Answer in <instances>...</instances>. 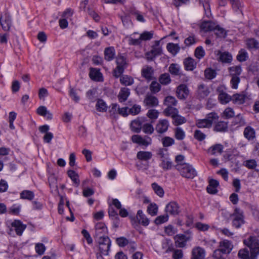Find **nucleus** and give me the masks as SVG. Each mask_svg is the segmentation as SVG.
<instances>
[{"label":"nucleus","instance_id":"1","mask_svg":"<svg viewBox=\"0 0 259 259\" xmlns=\"http://www.w3.org/2000/svg\"><path fill=\"white\" fill-rule=\"evenodd\" d=\"M243 243L250 249V252L246 248L241 249L238 253L240 259H257L259 255L258 240L255 236H250L243 240Z\"/></svg>","mask_w":259,"mask_h":259},{"label":"nucleus","instance_id":"2","mask_svg":"<svg viewBox=\"0 0 259 259\" xmlns=\"http://www.w3.org/2000/svg\"><path fill=\"white\" fill-rule=\"evenodd\" d=\"M176 167L183 177L193 179L196 176L195 169L189 164L179 163L176 165Z\"/></svg>","mask_w":259,"mask_h":259},{"label":"nucleus","instance_id":"3","mask_svg":"<svg viewBox=\"0 0 259 259\" xmlns=\"http://www.w3.org/2000/svg\"><path fill=\"white\" fill-rule=\"evenodd\" d=\"M228 70L229 75L231 77L230 81L231 87L234 89H237L240 81L239 76L242 72L241 67L240 66H233L230 67Z\"/></svg>","mask_w":259,"mask_h":259},{"label":"nucleus","instance_id":"4","mask_svg":"<svg viewBox=\"0 0 259 259\" xmlns=\"http://www.w3.org/2000/svg\"><path fill=\"white\" fill-rule=\"evenodd\" d=\"M233 248L231 242L227 240H224L220 242L219 248L215 250L213 256L217 259L221 257V253H229Z\"/></svg>","mask_w":259,"mask_h":259},{"label":"nucleus","instance_id":"5","mask_svg":"<svg viewBox=\"0 0 259 259\" xmlns=\"http://www.w3.org/2000/svg\"><path fill=\"white\" fill-rule=\"evenodd\" d=\"M116 67L114 70L113 75L117 78L119 77L123 72L125 68L127 67V61L125 57L121 54H118L116 57Z\"/></svg>","mask_w":259,"mask_h":259},{"label":"nucleus","instance_id":"6","mask_svg":"<svg viewBox=\"0 0 259 259\" xmlns=\"http://www.w3.org/2000/svg\"><path fill=\"white\" fill-rule=\"evenodd\" d=\"M231 217L232 218V225L236 228H239L245 223L244 212L239 208L236 207Z\"/></svg>","mask_w":259,"mask_h":259},{"label":"nucleus","instance_id":"7","mask_svg":"<svg viewBox=\"0 0 259 259\" xmlns=\"http://www.w3.org/2000/svg\"><path fill=\"white\" fill-rule=\"evenodd\" d=\"M161 40H155L151 46V50L145 54L146 59L148 61L153 60L156 57L162 54V48L160 45Z\"/></svg>","mask_w":259,"mask_h":259},{"label":"nucleus","instance_id":"8","mask_svg":"<svg viewBox=\"0 0 259 259\" xmlns=\"http://www.w3.org/2000/svg\"><path fill=\"white\" fill-rule=\"evenodd\" d=\"M96 238L99 243L100 253L104 255H108L111 246L109 238L107 236H100Z\"/></svg>","mask_w":259,"mask_h":259},{"label":"nucleus","instance_id":"9","mask_svg":"<svg viewBox=\"0 0 259 259\" xmlns=\"http://www.w3.org/2000/svg\"><path fill=\"white\" fill-rule=\"evenodd\" d=\"M218 118L215 113H210L207 115L205 118L198 119L196 121V125L199 128H209L211 126L213 121Z\"/></svg>","mask_w":259,"mask_h":259},{"label":"nucleus","instance_id":"10","mask_svg":"<svg viewBox=\"0 0 259 259\" xmlns=\"http://www.w3.org/2000/svg\"><path fill=\"white\" fill-rule=\"evenodd\" d=\"M132 140L135 143L146 147L150 145L152 142V140L149 137L147 136L142 137L138 135L133 136L132 137Z\"/></svg>","mask_w":259,"mask_h":259},{"label":"nucleus","instance_id":"11","mask_svg":"<svg viewBox=\"0 0 259 259\" xmlns=\"http://www.w3.org/2000/svg\"><path fill=\"white\" fill-rule=\"evenodd\" d=\"M189 94V90L186 84H181L177 88L176 95L177 97L181 100L187 98Z\"/></svg>","mask_w":259,"mask_h":259},{"label":"nucleus","instance_id":"12","mask_svg":"<svg viewBox=\"0 0 259 259\" xmlns=\"http://www.w3.org/2000/svg\"><path fill=\"white\" fill-rule=\"evenodd\" d=\"M159 101L158 99L151 94H147L144 100V105L148 108L154 107L158 106Z\"/></svg>","mask_w":259,"mask_h":259},{"label":"nucleus","instance_id":"13","mask_svg":"<svg viewBox=\"0 0 259 259\" xmlns=\"http://www.w3.org/2000/svg\"><path fill=\"white\" fill-rule=\"evenodd\" d=\"M165 210L167 214L176 215L179 213L180 207L177 202L171 201L166 205Z\"/></svg>","mask_w":259,"mask_h":259},{"label":"nucleus","instance_id":"14","mask_svg":"<svg viewBox=\"0 0 259 259\" xmlns=\"http://www.w3.org/2000/svg\"><path fill=\"white\" fill-rule=\"evenodd\" d=\"M169 125V122L167 120L160 119L156 125L155 130L159 134H163L167 131Z\"/></svg>","mask_w":259,"mask_h":259},{"label":"nucleus","instance_id":"15","mask_svg":"<svg viewBox=\"0 0 259 259\" xmlns=\"http://www.w3.org/2000/svg\"><path fill=\"white\" fill-rule=\"evenodd\" d=\"M214 53L218 56V59L223 63H230L232 60V55L228 52H222L217 50Z\"/></svg>","mask_w":259,"mask_h":259},{"label":"nucleus","instance_id":"16","mask_svg":"<svg viewBox=\"0 0 259 259\" xmlns=\"http://www.w3.org/2000/svg\"><path fill=\"white\" fill-rule=\"evenodd\" d=\"M0 23L4 30L9 31L12 25L11 16L8 14H5L4 17H0Z\"/></svg>","mask_w":259,"mask_h":259},{"label":"nucleus","instance_id":"17","mask_svg":"<svg viewBox=\"0 0 259 259\" xmlns=\"http://www.w3.org/2000/svg\"><path fill=\"white\" fill-rule=\"evenodd\" d=\"M11 227L14 228L16 234L19 235H22L23 231L26 228V226L22 224L19 220H15L11 223Z\"/></svg>","mask_w":259,"mask_h":259},{"label":"nucleus","instance_id":"18","mask_svg":"<svg viewBox=\"0 0 259 259\" xmlns=\"http://www.w3.org/2000/svg\"><path fill=\"white\" fill-rule=\"evenodd\" d=\"M190 239V237H187L185 235H177L175 237V243L177 247H183L186 245V242Z\"/></svg>","mask_w":259,"mask_h":259},{"label":"nucleus","instance_id":"19","mask_svg":"<svg viewBox=\"0 0 259 259\" xmlns=\"http://www.w3.org/2000/svg\"><path fill=\"white\" fill-rule=\"evenodd\" d=\"M210 90L206 85L200 84L198 87L197 94L200 98H205L210 94Z\"/></svg>","mask_w":259,"mask_h":259},{"label":"nucleus","instance_id":"20","mask_svg":"<svg viewBox=\"0 0 259 259\" xmlns=\"http://www.w3.org/2000/svg\"><path fill=\"white\" fill-rule=\"evenodd\" d=\"M205 256L204 250L200 247H196L192 251V259H203Z\"/></svg>","mask_w":259,"mask_h":259},{"label":"nucleus","instance_id":"21","mask_svg":"<svg viewBox=\"0 0 259 259\" xmlns=\"http://www.w3.org/2000/svg\"><path fill=\"white\" fill-rule=\"evenodd\" d=\"M36 112L38 115L46 117L48 120H51L53 118L52 113L50 111L48 110L46 106H39L37 109Z\"/></svg>","mask_w":259,"mask_h":259},{"label":"nucleus","instance_id":"22","mask_svg":"<svg viewBox=\"0 0 259 259\" xmlns=\"http://www.w3.org/2000/svg\"><path fill=\"white\" fill-rule=\"evenodd\" d=\"M107 232V228L103 223H98L95 226V236L96 238L104 236L103 234Z\"/></svg>","mask_w":259,"mask_h":259},{"label":"nucleus","instance_id":"23","mask_svg":"<svg viewBox=\"0 0 259 259\" xmlns=\"http://www.w3.org/2000/svg\"><path fill=\"white\" fill-rule=\"evenodd\" d=\"M142 75L147 80H151L154 73L152 67L146 66L142 69Z\"/></svg>","mask_w":259,"mask_h":259},{"label":"nucleus","instance_id":"24","mask_svg":"<svg viewBox=\"0 0 259 259\" xmlns=\"http://www.w3.org/2000/svg\"><path fill=\"white\" fill-rule=\"evenodd\" d=\"M130 95V90L129 89L125 87L122 88L120 89L119 94L118 95L119 101L120 102L125 101L128 98Z\"/></svg>","mask_w":259,"mask_h":259},{"label":"nucleus","instance_id":"25","mask_svg":"<svg viewBox=\"0 0 259 259\" xmlns=\"http://www.w3.org/2000/svg\"><path fill=\"white\" fill-rule=\"evenodd\" d=\"M153 154L151 152L140 151L137 154V158L141 161H148L152 157Z\"/></svg>","mask_w":259,"mask_h":259},{"label":"nucleus","instance_id":"26","mask_svg":"<svg viewBox=\"0 0 259 259\" xmlns=\"http://www.w3.org/2000/svg\"><path fill=\"white\" fill-rule=\"evenodd\" d=\"M115 55V50L113 47L106 48L104 50L105 59L108 61H110L114 58Z\"/></svg>","mask_w":259,"mask_h":259},{"label":"nucleus","instance_id":"27","mask_svg":"<svg viewBox=\"0 0 259 259\" xmlns=\"http://www.w3.org/2000/svg\"><path fill=\"white\" fill-rule=\"evenodd\" d=\"M137 219L140 224L143 226H147L149 224V220L143 213L142 210H139L137 214Z\"/></svg>","mask_w":259,"mask_h":259},{"label":"nucleus","instance_id":"28","mask_svg":"<svg viewBox=\"0 0 259 259\" xmlns=\"http://www.w3.org/2000/svg\"><path fill=\"white\" fill-rule=\"evenodd\" d=\"M90 78L94 80L100 81L102 80V76L99 70L91 68L89 73Z\"/></svg>","mask_w":259,"mask_h":259},{"label":"nucleus","instance_id":"29","mask_svg":"<svg viewBox=\"0 0 259 259\" xmlns=\"http://www.w3.org/2000/svg\"><path fill=\"white\" fill-rule=\"evenodd\" d=\"M244 136L248 140H252L255 137V132L252 127L248 126L246 127L243 132Z\"/></svg>","mask_w":259,"mask_h":259},{"label":"nucleus","instance_id":"30","mask_svg":"<svg viewBox=\"0 0 259 259\" xmlns=\"http://www.w3.org/2000/svg\"><path fill=\"white\" fill-rule=\"evenodd\" d=\"M219 182L215 180L209 181V185L207 187V191L210 194H215L217 193V187L219 186Z\"/></svg>","mask_w":259,"mask_h":259},{"label":"nucleus","instance_id":"31","mask_svg":"<svg viewBox=\"0 0 259 259\" xmlns=\"http://www.w3.org/2000/svg\"><path fill=\"white\" fill-rule=\"evenodd\" d=\"M185 69L187 70H193L196 66V62L192 58L189 57L185 59L184 61Z\"/></svg>","mask_w":259,"mask_h":259},{"label":"nucleus","instance_id":"32","mask_svg":"<svg viewBox=\"0 0 259 259\" xmlns=\"http://www.w3.org/2000/svg\"><path fill=\"white\" fill-rule=\"evenodd\" d=\"M215 24L211 21H204L200 25L201 29L204 32L213 31Z\"/></svg>","mask_w":259,"mask_h":259},{"label":"nucleus","instance_id":"33","mask_svg":"<svg viewBox=\"0 0 259 259\" xmlns=\"http://www.w3.org/2000/svg\"><path fill=\"white\" fill-rule=\"evenodd\" d=\"M232 5V9L237 13H242L243 5L240 0H229Z\"/></svg>","mask_w":259,"mask_h":259},{"label":"nucleus","instance_id":"34","mask_svg":"<svg viewBox=\"0 0 259 259\" xmlns=\"http://www.w3.org/2000/svg\"><path fill=\"white\" fill-rule=\"evenodd\" d=\"M161 247L165 253L170 252L173 250L172 244L169 239L163 240L161 243Z\"/></svg>","mask_w":259,"mask_h":259},{"label":"nucleus","instance_id":"35","mask_svg":"<svg viewBox=\"0 0 259 259\" xmlns=\"http://www.w3.org/2000/svg\"><path fill=\"white\" fill-rule=\"evenodd\" d=\"M142 122L139 118L132 121L131 123L132 130L136 133H140L142 128Z\"/></svg>","mask_w":259,"mask_h":259},{"label":"nucleus","instance_id":"36","mask_svg":"<svg viewBox=\"0 0 259 259\" xmlns=\"http://www.w3.org/2000/svg\"><path fill=\"white\" fill-rule=\"evenodd\" d=\"M120 82L125 86L132 85L134 82V78L127 75H123L120 77Z\"/></svg>","mask_w":259,"mask_h":259},{"label":"nucleus","instance_id":"37","mask_svg":"<svg viewBox=\"0 0 259 259\" xmlns=\"http://www.w3.org/2000/svg\"><path fill=\"white\" fill-rule=\"evenodd\" d=\"M166 48L169 52L175 55L180 50V48L178 44L173 43H168L166 46Z\"/></svg>","mask_w":259,"mask_h":259},{"label":"nucleus","instance_id":"38","mask_svg":"<svg viewBox=\"0 0 259 259\" xmlns=\"http://www.w3.org/2000/svg\"><path fill=\"white\" fill-rule=\"evenodd\" d=\"M178 101L176 99L172 96H169L166 97L164 101V105L167 107H174L177 105Z\"/></svg>","mask_w":259,"mask_h":259},{"label":"nucleus","instance_id":"39","mask_svg":"<svg viewBox=\"0 0 259 259\" xmlns=\"http://www.w3.org/2000/svg\"><path fill=\"white\" fill-rule=\"evenodd\" d=\"M67 174L68 177L71 179V180L73 182V183L76 185V186L77 187L80 183V181L79 180V177L78 174L75 172L74 170H69L67 171Z\"/></svg>","mask_w":259,"mask_h":259},{"label":"nucleus","instance_id":"40","mask_svg":"<svg viewBox=\"0 0 259 259\" xmlns=\"http://www.w3.org/2000/svg\"><path fill=\"white\" fill-rule=\"evenodd\" d=\"M223 146L222 145L216 144L210 147L208 149V152L211 155H215L217 153L221 154L223 152Z\"/></svg>","mask_w":259,"mask_h":259},{"label":"nucleus","instance_id":"41","mask_svg":"<svg viewBox=\"0 0 259 259\" xmlns=\"http://www.w3.org/2000/svg\"><path fill=\"white\" fill-rule=\"evenodd\" d=\"M163 113L165 116H171L173 118L178 113V110L174 107H167L163 111Z\"/></svg>","mask_w":259,"mask_h":259},{"label":"nucleus","instance_id":"42","mask_svg":"<svg viewBox=\"0 0 259 259\" xmlns=\"http://www.w3.org/2000/svg\"><path fill=\"white\" fill-rule=\"evenodd\" d=\"M151 187L154 192L160 197H162L164 192L163 188L156 183L151 184Z\"/></svg>","mask_w":259,"mask_h":259},{"label":"nucleus","instance_id":"43","mask_svg":"<svg viewBox=\"0 0 259 259\" xmlns=\"http://www.w3.org/2000/svg\"><path fill=\"white\" fill-rule=\"evenodd\" d=\"M245 97L244 94H236L233 96L232 100L236 104H242L244 103Z\"/></svg>","mask_w":259,"mask_h":259},{"label":"nucleus","instance_id":"44","mask_svg":"<svg viewBox=\"0 0 259 259\" xmlns=\"http://www.w3.org/2000/svg\"><path fill=\"white\" fill-rule=\"evenodd\" d=\"M158 206L155 203H150L147 207V212L152 216L156 215L158 212Z\"/></svg>","mask_w":259,"mask_h":259},{"label":"nucleus","instance_id":"45","mask_svg":"<svg viewBox=\"0 0 259 259\" xmlns=\"http://www.w3.org/2000/svg\"><path fill=\"white\" fill-rule=\"evenodd\" d=\"M34 193L31 191L24 190L20 193V198L21 199L31 200L34 198Z\"/></svg>","mask_w":259,"mask_h":259},{"label":"nucleus","instance_id":"46","mask_svg":"<svg viewBox=\"0 0 259 259\" xmlns=\"http://www.w3.org/2000/svg\"><path fill=\"white\" fill-rule=\"evenodd\" d=\"M228 128V123L225 121L218 122L215 127L214 130L217 132H225Z\"/></svg>","mask_w":259,"mask_h":259},{"label":"nucleus","instance_id":"47","mask_svg":"<svg viewBox=\"0 0 259 259\" xmlns=\"http://www.w3.org/2000/svg\"><path fill=\"white\" fill-rule=\"evenodd\" d=\"M96 109L100 112H105L107 110V106L106 103L101 99H99L96 105Z\"/></svg>","mask_w":259,"mask_h":259},{"label":"nucleus","instance_id":"48","mask_svg":"<svg viewBox=\"0 0 259 259\" xmlns=\"http://www.w3.org/2000/svg\"><path fill=\"white\" fill-rule=\"evenodd\" d=\"M175 137L178 140H183L185 138V133L181 127H177L175 130Z\"/></svg>","mask_w":259,"mask_h":259},{"label":"nucleus","instance_id":"49","mask_svg":"<svg viewBox=\"0 0 259 259\" xmlns=\"http://www.w3.org/2000/svg\"><path fill=\"white\" fill-rule=\"evenodd\" d=\"M217 37H224L226 35V32L224 29L220 27L218 25H215L213 30Z\"/></svg>","mask_w":259,"mask_h":259},{"label":"nucleus","instance_id":"50","mask_svg":"<svg viewBox=\"0 0 259 259\" xmlns=\"http://www.w3.org/2000/svg\"><path fill=\"white\" fill-rule=\"evenodd\" d=\"M169 72L174 75H179L180 72V66L176 64H171L169 67Z\"/></svg>","mask_w":259,"mask_h":259},{"label":"nucleus","instance_id":"51","mask_svg":"<svg viewBox=\"0 0 259 259\" xmlns=\"http://www.w3.org/2000/svg\"><path fill=\"white\" fill-rule=\"evenodd\" d=\"M159 81L161 84L166 85L170 82L171 79L168 73H164L160 75Z\"/></svg>","mask_w":259,"mask_h":259},{"label":"nucleus","instance_id":"52","mask_svg":"<svg viewBox=\"0 0 259 259\" xmlns=\"http://www.w3.org/2000/svg\"><path fill=\"white\" fill-rule=\"evenodd\" d=\"M219 99L222 104H226L231 100V98L227 93L221 92L219 94Z\"/></svg>","mask_w":259,"mask_h":259},{"label":"nucleus","instance_id":"53","mask_svg":"<svg viewBox=\"0 0 259 259\" xmlns=\"http://www.w3.org/2000/svg\"><path fill=\"white\" fill-rule=\"evenodd\" d=\"M161 162L160 165V167H161L164 170H167L170 169L171 167V162L170 160L169 159L168 156L165 158V159H163L161 160Z\"/></svg>","mask_w":259,"mask_h":259},{"label":"nucleus","instance_id":"54","mask_svg":"<svg viewBox=\"0 0 259 259\" xmlns=\"http://www.w3.org/2000/svg\"><path fill=\"white\" fill-rule=\"evenodd\" d=\"M46 249L45 245L41 243H37L35 245V250L39 255H42Z\"/></svg>","mask_w":259,"mask_h":259},{"label":"nucleus","instance_id":"55","mask_svg":"<svg viewBox=\"0 0 259 259\" xmlns=\"http://www.w3.org/2000/svg\"><path fill=\"white\" fill-rule=\"evenodd\" d=\"M159 112L156 109H150L147 113V117L151 120L156 119L159 116Z\"/></svg>","mask_w":259,"mask_h":259},{"label":"nucleus","instance_id":"56","mask_svg":"<svg viewBox=\"0 0 259 259\" xmlns=\"http://www.w3.org/2000/svg\"><path fill=\"white\" fill-rule=\"evenodd\" d=\"M149 88L152 93H156L160 91L161 86L158 82L153 81L151 83Z\"/></svg>","mask_w":259,"mask_h":259},{"label":"nucleus","instance_id":"57","mask_svg":"<svg viewBox=\"0 0 259 259\" xmlns=\"http://www.w3.org/2000/svg\"><path fill=\"white\" fill-rule=\"evenodd\" d=\"M168 220V215L167 213L164 215H161L157 217L154 222L156 225H160L167 222Z\"/></svg>","mask_w":259,"mask_h":259},{"label":"nucleus","instance_id":"58","mask_svg":"<svg viewBox=\"0 0 259 259\" xmlns=\"http://www.w3.org/2000/svg\"><path fill=\"white\" fill-rule=\"evenodd\" d=\"M247 46L250 49L255 48L257 49L259 48L258 42L253 38H250L246 41Z\"/></svg>","mask_w":259,"mask_h":259},{"label":"nucleus","instance_id":"59","mask_svg":"<svg viewBox=\"0 0 259 259\" xmlns=\"http://www.w3.org/2000/svg\"><path fill=\"white\" fill-rule=\"evenodd\" d=\"M205 54V51L202 47L200 46L196 48L195 56L197 58L200 59L204 56Z\"/></svg>","mask_w":259,"mask_h":259},{"label":"nucleus","instance_id":"60","mask_svg":"<svg viewBox=\"0 0 259 259\" xmlns=\"http://www.w3.org/2000/svg\"><path fill=\"white\" fill-rule=\"evenodd\" d=\"M162 143L164 147H169L174 144L175 140L169 137H165L162 139Z\"/></svg>","mask_w":259,"mask_h":259},{"label":"nucleus","instance_id":"61","mask_svg":"<svg viewBox=\"0 0 259 259\" xmlns=\"http://www.w3.org/2000/svg\"><path fill=\"white\" fill-rule=\"evenodd\" d=\"M143 131L148 134H151L154 131L153 125L151 123H147L142 126Z\"/></svg>","mask_w":259,"mask_h":259},{"label":"nucleus","instance_id":"62","mask_svg":"<svg viewBox=\"0 0 259 259\" xmlns=\"http://www.w3.org/2000/svg\"><path fill=\"white\" fill-rule=\"evenodd\" d=\"M194 138L199 141H202L206 138V135L200 130H196L194 134Z\"/></svg>","mask_w":259,"mask_h":259},{"label":"nucleus","instance_id":"63","mask_svg":"<svg viewBox=\"0 0 259 259\" xmlns=\"http://www.w3.org/2000/svg\"><path fill=\"white\" fill-rule=\"evenodd\" d=\"M153 33L152 31H145L140 34V39L142 40H148L151 39L153 37Z\"/></svg>","mask_w":259,"mask_h":259},{"label":"nucleus","instance_id":"64","mask_svg":"<svg viewBox=\"0 0 259 259\" xmlns=\"http://www.w3.org/2000/svg\"><path fill=\"white\" fill-rule=\"evenodd\" d=\"M205 76L206 78L211 79L215 77L216 72L214 70L211 69H207L204 72Z\"/></svg>","mask_w":259,"mask_h":259}]
</instances>
